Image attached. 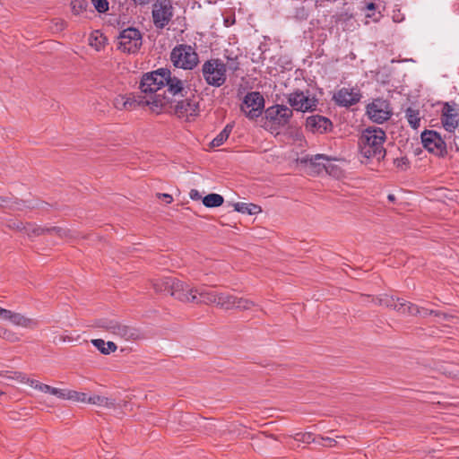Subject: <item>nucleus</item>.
<instances>
[{
    "label": "nucleus",
    "instance_id": "nucleus-1",
    "mask_svg": "<svg viewBox=\"0 0 459 459\" xmlns=\"http://www.w3.org/2000/svg\"><path fill=\"white\" fill-rule=\"evenodd\" d=\"M169 70L160 68L143 75L140 82L139 105L154 114H161L167 105L165 90Z\"/></svg>",
    "mask_w": 459,
    "mask_h": 459
},
{
    "label": "nucleus",
    "instance_id": "nucleus-2",
    "mask_svg": "<svg viewBox=\"0 0 459 459\" xmlns=\"http://www.w3.org/2000/svg\"><path fill=\"white\" fill-rule=\"evenodd\" d=\"M167 102L163 113L171 114L185 122L193 121L200 115L201 98L194 91L180 98L167 99Z\"/></svg>",
    "mask_w": 459,
    "mask_h": 459
},
{
    "label": "nucleus",
    "instance_id": "nucleus-3",
    "mask_svg": "<svg viewBox=\"0 0 459 459\" xmlns=\"http://www.w3.org/2000/svg\"><path fill=\"white\" fill-rule=\"evenodd\" d=\"M204 305L215 306L221 310H236L238 312L252 311L258 307L253 299L244 296H237L228 292L207 290Z\"/></svg>",
    "mask_w": 459,
    "mask_h": 459
},
{
    "label": "nucleus",
    "instance_id": "nucleus-4",
    "mask_svg": "<svg viewBox=\"0 0 459 459\" xmlns=\"http://www.w3.org/2000/svg\"><path fill=\"white\" fill-rule=\"evenodd\" d=\"M385 133L381 128H367L362 132L359 141L361 155L366 159L382 160L385 155Z\"/></svg>",
    "mask_w": 459,
    "mask_h": 459
},
{
    "label": "nucleus",
    "instance_id": "nucleus-5",
    "mask_svg": "<svg viewBox=\"0 0 459 459\" xmlns=\"http://www.w3.org/2000/svg\"><path fill=\"white\" fill-rule=\"evenodd\" d=\"M207 289L178 278L171 298L181 304L204 305Z\"/></svg>",
    "mask_w": 459,
    "mask_h": 459
},
{
    "label": "nucleus",
    "instance_id": "nucleus-6",
    "mask_svg": "<svg viewBox=\"0 0 459 459\" xmlns=\"http://www.w3.org/2000/svg\"><path fill=\"white\" fill-rule=\"evenodd\" d=\"M102 331L123 339L126 342H138L145 338L144 333L137 327L128 325L117 319H103L98 322Z\"/></svg>",
    "mask_w": 459,
    "mask_h": 459
},
{
    "label": "nucleus",
    "instance_id": "nucleus-7",
    "mask_svg": "<svg viewBox=\"0 0 459 459\" xmlns=\"http://www.w3.org/2000/svg\"><path fill=\"white\" fill-rule=\"evenodd\" d=\"M372 302L377 306L389 308L403 316L408 315L417 316L418 314H420L419 306L387 293H383L374 297L372 299Z\"/></svg>",
    "mask_w": 459,
    "mask_h": 459
},
{
    "label": "nucleus",
    "instance_id": "nucleus-8",
    "mask_svg": "<svg viewBox=\"0 0 459 459\" xmlns=\"http://www.w3.org/2000/svg\"><path fill=\"white\" fill-rule=\"evenodd\" d=\"M170 60L176 67L192 70L199 62L195 50L188 45H178L170 53Z\"/></svg>",
    "mask_w": 459,
    "mask_h": 459
},
{
    "label": "nucleus",
    "instance_id": "nucleus-9",
    "mask_svg": "<svg viewBox=\"0 0 459 459\" xmlns=\"http://www.w3.org/2000/svg\"><path fill=\"white\" fill-rule=\"evenodd\" d=\"M202 73L205 82L211 86L220 87L226 82L227 68L219 59H211L204 62Z\"/></svg>",
    "mask_w": 459,
    "mask_h": 459
},
{
    "label": "nucleus",
    "instance_id": "nucleus-10",
    "mask_svg": "<svg viewBox=\"0 0 459 459\" xmlns=\"http://www.w3.org/2000/svg\"><path fill=\"white\" fill-rule=\"evenodd\" d=\"M143 44L141 32L133 27L123 30L117 37V48L125 54L137 53Z\"/></svg>",
    "mask_w": 459,
    "mask_h": 459
},
{
    "label": "nucleus",
    "instance_id": "nucleus-11",
    "mask_svg": "<svg viewBox=\"0 0 459 459\" xmlns=\"http://www.w3.org/2000/svg\"><path fill=\"white\" fill-rule=\"evenodd\" d=\"M173 7L169 0H157L152 5V19L156 28L163 29L171 21Z\"/></svg>",
    "mask_w": 459,
    "mask_h": 459
},
{
    "label": "nucleus",
    "instance_id": "nucleus-12",
    "mask_svg": "<svg viewBox=\"0 0 459 459\" xmlns=\"http://www.w3.org/2000/svg\"><path fill=\"white\" fill-rule=\"evenodd\" d=\"M0 319L10 322L14 326L24 329H36L39 326L38 320L26 315L0 307Z\"/></svg>",
    "mask_w": 459,
    "mask_h": 459
},
{
    "label": "nucleus",
    "instance_id": "nucleus-13",
    "mask_svg": "<svg viewBox=\"0 0 459 459\" xmlns=\"http://www.w3.org/2000/svg\"><path fill=\"white\" fill-rule=\"evenodd\" d=\"M264 108V100L259 92L252 91L245 96L241 109L249 119L261 116Z\"/></svg>",
    "mask_w": 459,
    "mask_h": 459
},
{
    "label": "nucleus",
    "instance_id": "nucleus-14",
    "mask_svg": "<svg viewBox=\"0 0 459 459\" xmlns=\"http://www.w3.org/2000/svg\"><path fill=\"white\" fill-rule=\"evenodd\" d=\"M421 142L429 152L438 156L445 157L447 154V148L445 141L440 134L435 131H425L421 134Z\"/></svg>",
    "mask_w": 459,
    "mask_h": 459
},
{
    "label": "nucleus",
    "instance_id": "nucleus-15",
    "mask_svg": "<svg viewBox=\"0 0 459 459\" xmlns=\"http://www.w3.org/2000/svg\"><path fill=\"white\" fill-rule=\"evenodd\" d=\"M289 104L297 111H312L317 105V100L303 91H294L288 97Z\"/></svg>",
    "mask_w": 459,
    "mask_h": 459
},
{
    "label": "nucleus",
    "instance_id": "nucleus-16",
    "mask_svg": "<svg viewBox=\"0 0 459 459\" xmlns=\"http://www.w3.org/2000/svg\"><path fill=\"white\" fill-rule=\"evenodd\" d=\"M178 278L169 275H156L148 280L152 291L157 295L171 293L175 289Z\"/></svg>",
    "mask_w": 459,
    "mask_h": 459
},
{
    "label": "nucleus",
    "instance_id": "nucleus-17",
    "mask_svg": "<svg viewBox=\"0 0 459 459\" xmlns=\"http://www.w3.org/2000/svg\"><path fill=\"white\" fill-rule=\"evenodd\" d=\"M367 113L372 121L383 123L389 119L392 111L385 100H375L368 105Z\"/></svg>",
    "mask_w": 459,
    "mask_h": 459
},
{
    "label": "nucleus",
    "instance_id": "nucleus-18",
    "mask_svg": "<svg viewBox=\"0 0 459 459\" xmlns=\"http://www.w3.org/2000/svg\"><path fill=\"white\" fill-rule=\"evenodd\" d=\"M266 118L277 126H285L292 117V110L283 105H275L265 111Z\"/></svg>",
    "mask_w": 459,
    "mask_h": 459
},
{
    "label": "nucleus",
    "instance_id": "nucleus-19",
    "mask_svg": "<svg viewBox=\"0 0 459 459\" xmlns=\"http://www.w3.org/2000/svg\"><path fill=\"white\" fill-rule=\"evenodd\" d=\"M166 86L168 87L167 91H165V98L168 100H171L173 98H180L186 94V92H189L190 89H186L184 85V82L178 79V77H172L171 73L169 70V78H166Z\"/></svg>",
    "mask_w": 459,
    "mask_h": 459
},
{
    "label": "nucleus",
    "instance_id": "nucleus-20",
    "mask_svg": "<svg viewBox=\"0 0 459 459\" xmlns=\"http://www.w3.org/2000/svg\"><path fill=\"white\" fill-rule=\"evenodd\" d=\"M359 99V91L354 88H342L333 95L335 102L343 107L356 104Z\"/></svg>",
    "mask_w": 459,
    "mask_h": 459
},
{
    "label": "nucleus",
    "instance_id": "nucleus-21",
    "mask_svg": "<svg viewBox=\"0 0 459 459\" xmlns=\"http://www.w3.org/2000/svg\"><path fill=\"white\" fill-rule=\"evenodd\" d=\"M332 126L331 121L322 116H311L307 118L306 127L313 134H324Z\"/></svg>",
    "mask_w": 459,
    "mask_h": 459
},
{
    "label": "nucleus",
    "instance_id": "nucleus-22",
    "mask_svg": "<svg viewBox=\"0 0 459 459\" xmlns=\"http://www.w3.org/2000/svg\"><path fill=\"white\" fill-rule=\"evenodd\" d=\"M0 377L7 380L10 384H33V379L27 377L26 374L17 370H1Z\"/></svg>",
    "mask_w": 459,
    "mask_h": 459
},
{
    "label": "nucleus",
    "instance_id": "nucleus-23",
    "mask_svg": "<svg viewBox=\"0 0 459 459\" xmlns=\"http://www.w3.org/2000/svg\"><path fill=\"white\" fill-rule=\"evenodd\" d=\"M441 121L446 131L454 132L459 124V115L454 112L453 109L447 108V110L444 112Z\"/></svg>",
    "mask_w": 459,
    "mask_h": 459
},
{
    "label": "nucleus",
    "instance_id": "nucleus-24",
    "mask_svg": "<svg viewBox=\"0 0 459 459\" xmlns=\"http://www.w3.org/2000/svg\"><path fill=\"white\" fill-rule=\"evenodd\" d=\"M30 386L34 387L35 389H37L42 393L49 394L53 396L57 397L58 399L64 400L65 389H61V388L51 386L47 384L39 383V381L34 380V379H33V384H31Z\"/></svg>",
    "mask_w": 459,
    "mask_h": 459
},
{
    "label": "nucleus",
    "instance_id": "nucleus-25",
    "mask_svg": "<svg viewBox=\"0 0 459 459\" xmlns=\"http://www.w3.org/2000/svg\"><path fill=\"white\" fill-rule=\"evenodd\" d=\"M92 345L103 355H109L117 350V346L114 342H105L103 339H92Z\"/></svg>",
    "mask_w": 459,
    "mask_h": 459
},
{
    "label": "nucleus",
    "instance_id": "nucleus-26",
    "mask_svg": "<svg viewBox=\"0 0 459 459\" xmlns=\"http://www.w3.org/2000/svg\"><path fill=\"white\" fill-rule=\"evenodd\" d=\"M89 45L96 51L100 52L104 49L107 45L106 36L100 30H94L90 34Z\"/></svg>",
    "mask_w": 459,
    "mask_h": 459
},
{
    "label": "nucleus",
    "instance_id": "nucleus-27",
    "mask_svg": "<svg viewBox=\"0 0 459 459\" xmlns=\"http://www.w3.org/2000/svg\"><path fill=\"white\" fill-rule=\"evenodd\" d=\"M48 227L38 225L31 222H26L25 227V235L30 238L33 239L35 238L46 235L48 232Z\"/></svg>",
    "mask_w": 459,
    "mask_h": 459
},
{
    "label": "nucleus",
    "instance_id": "nucleus-28",
    "mask_svg": "<svg viewBox=\"0 0 459 459\" xmlns=\"http://www.w3.org/2000/svg\"><path fill=\"white\" fill-rule=\"evenodd\" d=\"M87 403L98 405L103 408H115V401L111 398L101 396L99 394H92L88 396Z\"/></svg>",
    "mask_w": 459,
    "mask_h": 459
},
{
    "label": "nucleus",
    "instance_id": "nucleus-29",
    "mask_svg": "<svg viewBox=\"0 0 459 459\" xmlns=\"http://www.w3.org/2000/svg\"><path fill=\"white\" fill-rule=\"evenodd\" d=\"M233 206L236 212L249 215H255L262 212L261 207L255 204L236 203Z\"/></svg>",
    "mask_w": 459,
    "mask_h": 459
},
{
    "label": "nucleus",
    "instance_id": "nucleus-30",
    "mask_svg": "<svg viewBox=\"0 0 459 459\" xmlns=\"http://www.w3.org/2000/svg\"><path fill=\"white\" fill-rule=\"evenodd\" d=\"M203 204L207 208H214L220 207L224 203V198L222 195L219 194H209L205 195L203 199Z\"/></svg>",
    "mask_w": 459,
    "mask_h": 459
},
{
    "label": "nucleus",
    "instance_id": "nucleus-31",
    "mask_svg": "<svg viewBox=\"0 0 459 459\" xmlns=\"http://www.w3.org/2000/svg\"><path fill=\"white\" fill-rule=\"evenodd\" d=\"M64 400H69V401L85 403L88 402V395H87V394L82 393V392L65 389Z\"/></svg>",
    "mask_w": 459,
    "mask_h": 459
},
{
    "label": "nucleus",
    "instance_id": "nucleus-32",
    "mask_svg": "<svg viewBox=\"0 0 459 459\" xmlns=\"http://www.w3.org/2000/svg\"><path fill=\"white\" fill-rule=\"evenodd\" d=\"M70 8L74 15H83L88 8L87 0H71Z\"/></svg>",
    "mask_w": 459,
    "mask_h": 459
},
{
    "label": "nucleus",
    "instance_id": "nucleus-33",
    "mask_svg": "<svg viewBox=\"0 0 459 459\" xmlns=\"http://www.w3.org/2000/svg\"><path fill=\"white\" fill-rule=\"evenodd\" d=\"M232 131V126L227 125L224 129L211 142L212 147L222 145L229 138Z\"/></svg>",
    "mask_w": 459,
    "mask_h": 459
},
{
    "label": "nucleus",
    "instance_id": "nucleus-34",
    "mask_svg": "<svg viewBox=\"0 0 459 459\" xmlns=\"http://www.w3.org/2000/svg\"><path fill=\"white\" fill-rule=\"evenodd\" d=\"M406 117L408 119L409 124L414 129H417L420 126V112L411 108H407L406 110Z\"/></svg>",
    "mask_w": 459,
    "mask_h": 459
},
{
    "label": "nucleus",
    "instance_id": "nucleus-35",
    "mask_svg": "<svg viewBox=\"0 0 459 459\" xmlns=\"http://www.w3.org/2000/svg\"><path fill=\"white\" fill-rule=\"evenodd\" d=\"M134 101L126 96L120 95L114 100V106L119 110L129 109L132 108Z\"/></svg>",
    "mask_w": 459,
    "mask_h": 459
},
{
    "label": "nucleus",
    "instance_id": "nucleus-36",
    "mask_svg": "<svg viewBox=\"0 0 459 459\" xmlns=\"http://www.w3.org/2000/svg\"><path fill=\"white\" fill-rule=\"evenodd\" d=\"M295 441L302 444H311L316 442V438L312 432H299L293 436Z\"/></svg>",
    "mask_w": 459,
    "mask_h": 459
},
{
    "label": "nucleus",
    "instance_id": "nucleus-37",
    "mask_svg": "<svg viewBox=\"0 0 459 459\" xmlns=\"http://www.w3.org/2000/svg\"><path fill=\"white\" fill-rule=\"evenodd\" d=\"M394 166L400 170H406L410 167V161L407 157H400L394 160Z\"/></svg>",
    "mask_w": 459,
    "mask_h": 459
},
{
    "label": "nucleus",
    "instance_id": "nucleus-38",
    "mask_svg": "<svg viewBox=\"0 0 459 459\" xmlns=\"http://www.w3.org/2000/svg\"><path fill=\"white\" fill-rule=\"evenodd\" d=\"M7 227L12 230L25 233L26 223L22 221H9Z\"/></svg>",
    "mask_w": 459,
    "mask_h": 459
},
{
    "label": "nucleus",
    "instance_id": "nucleus-39",
    "mask_svg": "<svg viewBox=\"0 0 459 459\" xmlns=\"http://www.w3.org/2000/svg\"><path fill=\"white\" fill-rule=\"evenodd\" d=\"M91 2L99 13H105L108 10V2L107 0H91Z\"/></svg>",
    "mask_w": 459,
    "mask_h": 459
},
{
    "label": "nucleus",
    "instance_id": "nucleus-40",
    "mask_svg": "<svg viewBox=\"0 0 459 459\" xmlns=\"http://www.w3.org/2000/svg\"><path fill=\"white\" fill-rule=\"evenodd\" d=\"M61 238H65L68 241H74L76 239L77 236L74 231L69 230V229H64L61 231V234L59 236Z\"/></svg>",
    "mask_w": 459,
    "mask_h": 459
},
{
    "label": "nucleus",
    "instance_id": "nucleus-41",
    "mask_svg": "<svg viewBox=\"0 0 459 459\" xmlns=\"http://www.w3.org/2000/svg\"><path fill=\"white\" fill-rule=\"evenodd\" d=\"M58 340H59V342H61L63 343H71V342H74V341H76V338L74 337L72 334L65 332V333H62L61 334H59Z\"/></svg>",
    "mask_w": 459,
    "mask_h": 459
},
{
    "label": "nucleus",
    "instance_id": "nucleus-42",
    "mask_svg": "<svg viewBox=\"0 0 459 459\" xmlns=\"http://www.w3.org/2000/svg\"><path fill=\"white\" fill-rule=\"evenodd\" d=\"M156 197L160 200H162L167 204H170L174 200L171 195L165 193H158L156 194Z\"/></svg>",
    "mask_w": 459,
    "mask_h": 459
},
{
    "label": "nucleus",
    "instance_id": "nucleus-43",
    "mask_svg": "<svg viewBox=\"0 0 459 459\" xmlns=\"http://www.w3.org/2000/svg\"><path fill=\"white\" fill-rule=\"evenodd\" d=\"M419 307L420 309V314H418L417 316H424L425 317V316H430V315H434V316L438 315L437 311L429 310V309H428L426 307Z\"/></svg>",
    "mask_w": 459,
    "mask_h": 459
},
{
    "label": "nucleus",
    "instance_id": "nucleus-44",
    "mask_svg": "<svg viewBox=\"0 0 459 459\" xmlns=\"http://www.w3.org/2000/svg\"><path fill=\"white\" fill-rule=\"evenodd\" d=\"M189 197L194 201H198L200 199H203L201 196V194L196 189H191L189 192Z\"/></svg>",
    "mask_w": 459,
    "mask_h": 459
},
{
    "label": "nucleus",
    "instance_id": "nucleus-45",
    "mask_svg": "<svg viewBox=\"0 0 459 459\" xmlns=\"http://www.w3.org/2000/svg\"><path fill=\"white\" fill-rule=\"evenodd\" d=\"M320 438H321L323 441L327 442V445H326V446H327L328 447H333V446H336V444H337V441H336V439H334V438H331V437H320Z\"/></svg>",
    "mask_w": 459,
    "mask_h": 459
},
{
    "label": "nucleus",
    "instance_id": "nucleus-46",
    "mask_svg": "<svg viewBox=\"0 0 459 459\" xmlns=\"http://www.w3.org/2000/svg\"><path fill=\"white\" fill-rule=\"evenodd\" d=\"M63 228L61 227H48V231L47 234H56V236H60L61 234V231H62Z\"/></svg>",
    "mask_w": 459,
    "mask_h": 459
},
{
    "label": "nucleus",
    "instance_id": "nucleus-47",
    "mask_svg": "<svg viewBox=\"0 0 459 459\" xmlns=\"http://www.w3.org/2000/svg\"><path fill=\"white\" fill-rule=\"evenodd\" d=\"M13 333L12 331L8 330V329H5V328L3 329V333H0L1 337L4 338V339H7V340H11V341H12L11 336H13Z\"/></svg>",
    "mask_w": 459,
    "mask_h": 459
},
{
    "label": "nucleus",
    "instance_id": "nucleus-48",
    "mask_svg": "<svg viewBox=\"0 0 459 459\" xmlns=\"http://www.w3.org/2000/svg\"><path fill=\"white\" fill-rule=\"evenodd\" d=\"M8 199L4 196H0V208L7 207Z\"/></svg>",
    "mask_w": 459,
    "mask_h": 459
},
{
    "label": "nucleus",
    "instance_id": "nucleus-49",
    "mask_svg": "<svg viewBox=\"0 0 459 459\" xmlns=\"http://www.w3.org/2000/svg\"><path fill=\"white\" fill-rule=\"evenodd\" d=\"M135 4L138 5H146L148 4L152 0H132Z\"/></svg>",
    "mask_w": 459,
    "mask_h": 459
},
{
    "label": "nucleus",
    "instance_id": "nucleus-50",
    "mask_svg": "<svg viewBox=\"0 0 459 459\" xmlns=\"http://www.w3.org/2000/svg\"><path fill=\"white\" fill-rule=\"evenodd\" d=\"M437 314L438 315H436V316H438V317L442 318L443 320H448L449 318L452 317V316L445 314V313L437 312Z\"/></svg>",
    "mask_w": 459,
    "mask_h": 459
},
{
    "label": "nucleus",
    "instance_id": "nucleus-51",
    "mask_svg": "<svg viewBox=\"0 0 459 459\" xmlns=\"http://www.w3.org/2000/svg\"><path fill=\"white\" fill-rule=\"evenodd\" d=\"M367 8H368V10H373V9L375 8V4H374L373 3H370V4H368L367 5Z\"/></svg>",
    "mask_w": 459,
    "mask_h": 459
},
{
    "label": "nucleus",
    "instance_id": "nucleus-52",
    "mask_svg": "<svg viewBox=\"0 0 459 459\" xmlns=\"http://www.w3.org/2000/svg\"><path fill=\"white\" fill-rule=\"evenodd\" d=\"M265 436H266L267 437L272 438V439L277 440V437H276L274 435H273V434H265Z\"/></svg>",
    "mask_w": 459,
    "mask_h": 459
},
{
    "label": "nucleus",
    "instance_id": "nucleus-53",
    "mask_svg": "<svg viewBox=\"0 0 459 459\" xmlns=\"http://www.w3.org/2000/svg\"><path fill=\"white\" fill-rule=\"evenodd\" d=\"M4 392H3L2 390H0V396L1 395H4Z\"/></svg>",
    "mask_w": 459,
    "mask_h": 459
},
{
    "label": "nucleus",
    "instance_id": "nucleus-54",
    "mask_svg": "<svg viewBox=\"0 0 459 459\" xmlns=\"http://www.w3.org/2000/svg\"><path fill=\"white\" fill-rule=\"evenodd\" d=\"M336 437L337 438H342V439L344 438V437H340V436H337Z\"/></svg>",
    "mask_w": 459,
    "mask_h": 459
}]
</instances>
